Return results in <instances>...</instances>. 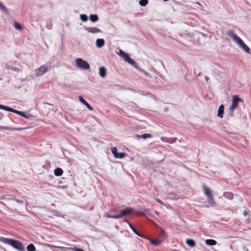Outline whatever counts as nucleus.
Here are the masks:
<instances>
[{
  "mask_svg": "<svg viewBox=\"0 0 251 251\" xmlns=\"http://www.w3.org/2000/svg\"><path fill=\"white\" fill-rule=\"evenodd\" d=\"M226 34L231 38L235 43L242 48L246 52L250 53V48L244 43V42L237 35L235 34L232 30H228L226 31Z\"/></svg>",
  "mask_w": 251,
  "mask_h": 251,
  "instance_id": "obj_1",
  "label": "nucleus"
},
{
  "mask_svg": "<svg viewBox=\"0 0 251 251\" xmlns=\"http://www.w3.org/2000/svg\"><path fill=\"white\" fill-rule=\"evenodd\" d=\"M0 241L11 246L19 251H25V247L22 243L19 240L5 237H0Z\"/></svg>",
  "mask_w": 251,
  "mask_h": 251,
  "instance_id": "obj_2",
  "label": "nucleus"
},
{
  "mask_svg": "<svg viewBox=\"0 0 251 251\" xmlns=\"http://www.w3.org/2000/svg\"><path fill=\"white\" fill-rule=\"evenodd\" d=\"M52 65L51 62H48L35 70V75L36 76H40L45 74L49 69H51Z\"/></svg>",
  "mask_w": 251,
  "mask_h": 251,
  "instance_id": "obj_3",
  "label": "nucleus"
},
{
  "mask_svg": "<svg viewBox=\"0 0 251 251\" xmlns=\"http://www.w3.org/2000/svg\"><path fill=\"white\" fill-rule=\"evenodd\" d=\"M202 188L204 194L206 196L207 198L208 203L210 205L214 206L216 203L214 201L211 190L205 184L202 185Z\"/></svg>",
  "mask_w": 251,
  "mask_h": 251,
  "instance_id": "obj_4",
  "label": "nucleus"
},
{
  "mask_svg": "<svg viewBox=\"0 0 251 251\" xmlns=\"http://www.w3.org/2000/svg\"><path fill=\"white\" fill-rule=\"evenodd\" d=\"M75 63L76 66L83 69L88 70L90 69V65L89 63L80 58H78L75 59Z\"/></svg>",
  "mask_w": 251,
  "mask_h": 251,
  "instance_id": "obj_5",
  "label": "nucleus"
},
{
  "mask_svg": "<svg viewBox=\"0 0 251 251\" xmlns=\"http://www.w3.org/2000/svg\"><path fill=\"white\" fill-rule=\"evenodd\" d=\"M119 208H115L110 210L108 213L106 214V216L108 218H114V219H120V217H118L120 212Z\"/></svg>",
  "mask_w": 251,
  "mask_h": 251,
  "instance_id": "obj_6",
  "label": "nucleus"
},
{
  "mask_svg": "<svg viewBox=\"0 0 251 251\" xmlns=\"http://www.w3.org/2000/svg\"><path fill=\"white\" fill-rule=\"evenodd\" d=\"M134 210V209L133 208L126 207L124 209L120 210L121 212L119 213V215L117 217H120V218H123L127 215L131 214L133 212Z\"/></svg>",
  "mask_w": 251,
  "mask_h": 251,
  "instance_id": "obj_7",
  "label": "nucleus"
},
{
  "mask_svg": "<svg viewBox=\"0 0 251 251\" xmlns=\"http://www.w3.org/2000/svg\"><path fill=\"white\" fill-rule=\"evenodd\" d=\"M85 30L92 33H100L102 31L96 27H84Z\"/></svg>",
  "mask_w": 251,
  "mask_h": 251,
  "instance_id": "obj_8",
  "label": "nucleus"
},
{
  "mask_svg": "<svg viewBox=\"0 0 251 251\" xmlns=\"http://www.w3.org/2000/svg\"><path fill=\"white\" fill-rule=\"evenodd\" d=\"M78 99H79V101L82 103L84 104L89 110H90L91 111H92L94 110L93 108L88 103V102L82 97L79 96Z\"/></svg>",
  "mask_w": 251,
  "mask_h": 251,
  "instance_id": "obj_9",
  "label": "nucleus"
},
{
  "mask_svg": "<svg viewBox=\"0 0 251 251\" xmlns=\"http://www.w3.org/2000/svg\"><path fill=\"white\" fill-rule=\"evenodd\" d=\"M240 101H243V100L239 98L237 95H233L232 96V104L236 106H238V103Z\"/></svg>",
  "mask_w": 251,
  "mask_h": 251,
  "instance_id": "obj_10",
  "label": "nucleus"
},
{
  "mask_svg": "<svg viewBox=\"0 0 251 251\" xmlns=\"http://www.w3.org/2000/svg\"><path fill=\"white\" fill-rule=\"evenodd\" d=\"M125 222L128 223L130 228L132 229L133 232L137 236L143 237V236L137 231V230L135 229V228L134 227V226L128 221L127 220H125Z\"/></svg>",
  "mask_w": 251,
  "mask_h": 251,
  "instance_id": "obj_11",
  "label": "nucleus"
},
{
  "mask_svg": "<svg viewBox=\"0 0 251 251\" xmlns=\"http://www.w3.org/2000/svg\"><path fill=\"white\" fill-rule=\"evenodd\" d=\"M105 44V41L102 38L97 39L96 42V45L98 48L102 47Z\"/></svg>",
  "mask_w": 251,
  "mask_h": 251,
  "instance_id": "obj_12",
  "label": "nucleus"
},
{
  "mask_svg": "<svg viewBox=\"0 0 251 251\" xmlns=\"http://www.w3.org/2000/svg\"><path fill=\"white\" fill-rule=\"evenodd\" d=\"M224 105L223 104H221L219 107L218 110V114L217 116L222 118L223 117V114L224 113Z\"/></svg>",
  "mask_w": 251,
  "mask_h": 251,
  "instance_id": "obj_13",
  "label": "nucleus"
},
{
  "mask_svg": "<svg viewBox=\"0 0 251 251\" xmlns=\"http://www.w3.org/2000/svg\"><path fill=\"white\" fill-rule=\"evenodd\" d=\"M124 60L125 61L128 62L129 64L132 65H133L135 63V61L132 59H131L127 54H126L124 56Z\"/></svg>",
  "mask_w": 251,
  "mask_h": 251,
  "instance_id": "obj_14",
  "label": "nucleus"
},
{
  "mask_svg": "<svg viewBox=\"0 0 251 251\" xmlns=\"http://www.w3.org/2000/svg\"><path fill=\"white\" fill-rule=\"evenodd\" d=\"M106 69L104 67H100L99 68V75L101 77H104L106 76Z\"/></svg>",
  "mask_w": 251,
  "mask_h": 251,
  "instance_id": "obj_15",
  "label": "nucleus"
},
{
  "mask_svg": "<svg viewBox=\"0 0 251 251\" xmlns=\"http://www.w3.org/2000/svg\"><path fill=\"white\" fill-rule=\"evenodd\" d=\"M205 244L208 246H214L217 244V241L214 239H206L205 241Z\"/></svg>",
  "mask_w": 251,
  "mask_h": 251,
  "instance_id": "obj_16",
  "label": "nucleus"
},
{
  "mask_svg": "<svg viewBox=\"0 0 251 251\" xmlns=\"http://www.w3.org/2000/svg\"><path fill=\"white\" fill-rule=\"evenodd\" d=\"M63 173V170L60 168H57L54 170V174L55 176H61Z\"/></svg>",
  "mask_w": 251,
  "mask_h": 251,
  "instance_id": "obj_17",
  "label": "nucleus"
},
{
  "mask_svg": "<svg viewBox=\"0 0 251 251\" xmlns=\"http://www.w3.org/2000/svg\"><path fill=\"white\" fill-rule=\"evenodd\" d=\"M159 237L162 240H164L167 237V234L164 229H161L159 233Z\"/></svg>",
  "mask_w": 251,
  "mask_h": 251,
  "instance_id": "obj_18",
  "label": "nucleus"
},
{
  "mask_svg": "<svg viewBox=\"0 0 251 251\" xmlns=\"http://www.w3.org/2000/svg\"><path fill=\"white\" fill-rule=\"evenodd\" d=\"M224 196L226 199L232 200L233 198V194L230 192H226L224 193Z\"/></svg>",
  "mask_w": 251,
  "mask_h": 251,
  "instance_id": "obj_19",
  "label": "nucleus"
},
{
  "mask_svg": "<svg viewBox=\"0 0 251 251\" xmlns=\"http://www.w3.org/2000/svg\"><path fill=\"white\" fill-rule=\"evenodd\" d=\"M90 21L93 23H95L99 20V17L97 14H91L89 17Z\"/></svg>",
  "mask_w": 251,
  "mask_h": 251,
  "instance_id": "obj_20",
  "label": "nucleus"
},
{
  "mask_svg": "<svg viewBox=\"0 0 251 251\" xmlns=\"http://www.w3.org/2000/svg\"><path fill=\"white\" fill-rule=\"evenodd\" d=\"M186 243L190 247H194L195 246V242L191 239H188L186 241Z\"/></svg>",
  "mask_w": 251,
  "mask_h": 251,
  "instance_id": "obj_21",
  "label": "nucleus"
},
{
  "mask_svg": "<svg viewBox=\"0 0 251 251\" xmlns=\"http://www.w3.org/2000/svg\"><path fill=\"white\" fill-rule=\"evenodd\" d=\"M136 136L138 138H143V139H147L148 138H150L151 137V135L150 133H144L141 135H136Z\"/></svg>",
  "mask_w": 251,
  "mask_h": 251,
  "instance_id": "obj_22",
  "label": "nucleus"
},
{
  "mask_svg": "<svg viewBox=\"0 0 251 251\" xmlns=\"http://www.w3.org/2000/svg\"><path fill=\"white\" fill-rule=\"evenodd\" d=\"M21 128H13L11 127L10 126H0V130H19Z\"/></svg>",
  "mask_w": 251,
  "mask_h": 251,
  "instance_id": "obj_23",
  "label": "nucleus"
},
{
  "mask_svg": "<svg viewBox=\"0 0 251 251\" xmlns=\"http://www.w3.org/2000/svg\"><path fill=\"white\" fill-rule=\"evenodd\" d=\"M150 243L155 246H158L161 244V241L156 239H150Z\"/></svg>",
  "mask_w": 251,
  "mask_h": 251,
  "instance_id": "obj_24",
  "label": "nucleus"
},
{
  "mask_svg": "<svg viewBox=\"0 0 251 251\" xmlns=\"http://www.w3.org/2000/svg\"><path fill=\"white\" fill-rule=\"evenodd\" d=\"M27 251H36V248L33 244H30L27 246Z\"/></svg>",
  "mask_w": 251,
  "mask_h": 251,
  "instance_id": "obj_25",
  "label": "nucleus"
},
{
  "mask_svg": "<svg viewBox=\"0 0 251 251\" xmlns=\"http://www.w3.org/2000/svg\"><path fill=\"white\" fill-rule=\"evenodd\" d=\"M0 109L4 110L7 111L11 112L12 110V108L7 106L3 105L2 104H0Z\"/></svg>",
  "mask_w": 251,
  "mask_h": 251,
  "instance_id": "obj_26",
  "label": "nucleus"
},
{
  "mask_svg": "<svg viewBox=\"0 0 251 251\" xmlns=\"http://www.w3.org/2000/svg\"><path fill=\"white\" fill-rule=\"evenodd\" d=\"M111 152L112 154H113L114 156L116 158L117 156L118 155V150L117 149L116 147H113L111 149Z\"/></svg>",
  "mask_w": 251,
  "mask_h": 251,
  "instance_id": "obj_27",
  "label": "nucleus"
},
{
  "mask_svg": "<svg viewBox=\"0 0 251 251\" xmlns=\"http://www.w3.org/2000/svg\"><path fill=\"white\" fill-rule=\"evenodd\" d=\"M14 27L16 29L21 30L22 29V25L20 24H19L18 22H14Z\"/></svg>",
  "mask_w": 251,
  "mask_h": 251,
  "instance_id": "obj_28",
  "label": "nucleus"
},
{
  "mask_svg": "<svg viewBox=\"0 0 251 251\" xmlns=\"http://www.w3.org/2000/svg\"><path fill=\"white\" fill-rule=\"evenodd\" d=\"M148 3V0H140L139 4L142 6H145Z\"/></svg>",
  "mask_w": 251,
  "mask_h": 251,
  "instance_id": "obj_29",
  "label": "nucleus"
},
{
  "mask_svg": "<svg viewBox=\"0 0 251 251\" xmlns=\"http://www.w3.org/2000/svg\"><path fill=\"white\" fill-rule=\"evenodd\" d=\"M80 19L83 22H86L88 20V17L85 14H81L80 15Z\"/></svg>",
  "mask_w": 251,
  "mask_h": 251,
  "instance_id": "obj_30",
  "label": "nucleus"
},
{
  "mask_svg": "<svg viewBox=\"0 0 251 251\" xmlns=\"http://www.w3.org/2000/svg\"><path fill=\"white\" fill-rule=\"evenodd\" d=\"M125 156V153L124 152H120L118 153V155L116 157V158L122 159Z\"/></svg>",
  "mask_w": 251,
  "mask_h": 251,
  "instance_id": "obj_31",
  "label": "nucleus"
},
{
  "mask_svg": "<svg viewBox=\"0 0 251 251\" xmlns=\"http://www.w3.org/2000/svg\"><path fill=\"white\" fill-rule=\"evenodd\" d=\"M0 9L4 12H6L7 10L6 7L3 4H2L0 2Z\"/></svg>",
  "mask_w": 251,
  "mask_h": 251,
  "instance_id": "obj_32",
  "label": "nucleus"
},
{
  "mask_svg": "<svg viewBox=\"0 0 251 251\" xmlns=\"http://www.w3.org/2000/svg\"><path fill=\"white\" fill-rule=\"evenodd\" d=\"M52 24L50 21H48L47 23L46 27L49 29H51L52 28Z\"/></svg>",
  "mask_w": 251,
  "mask_h": 251,
  "instance_id": "obj_33",
  "label": "nucleus"
},
{
  "mask_svg": "<svg viewBox=\"0 0 251 251\" xmlns=\"http://www.w3.org/2000/svg\"><path fill=\"white\" fill-rule=\"evenodd\" d=\"M139 93L140 94L143 95V96H149L151 95V93H148V92H144V91H140Z\"/></svg>",
  "mask_w": 251,
  "mask_h": 251,
  "instance_id": "obj_34",
  "label": "nucleus"
},
{
  "mask_svg": "<svg viewBox=\"0 0 251 251\" xmlns=\"http://www.w3.org/2000/svg\"><path fill=\"white\" fill-rule=\"evenodd\" d=\"M7 68L9 69H11L13 71H19V68H18L17 67H12V66H9L8 67H7Z\"/></svg>",
  "mask_w": 251,
  "mask_h": 251,
  "instance_id": "obj_35",
  "label": "nucleus"
},
{
  "mask_svg": "<svg viewBox=\"0 0 251 251\" xmlns=\"http://www.w3.org/2000/svg\"><path fill=\"white\" fill-rule=\"evenodd\" d=\"M127 53H125L124 51H123L122 50H119V54L122 56V57H123V58H124V56Z\"/></svg>",
  "mask_w": 251,
  "mask_h": 251,
  "instance_id": "obj_36",
  "label": "nucleus"
},
{
  "mask_svg": "<svg viewBox=\"0 0 251 251\" xmlns=\"http://www.w3.org/2000/svg\"><path fill=\"white\" fill-rule=\"evenodd\" d=\"M24 117L27 119H30L32 117H33V116L30 114H25V115H24Z\"/></svg>",
  "mask_w": 251,
  "mask_h": 251,
  "instance_id": "obj_37",
  "label": "nucleus"
},
{
  "mask_svg": "<svg viewBox=\"0 0 251 251\" xmlns=\"http://www.w3.org/2000/svg\"><path fill=\"white\" fill-rule=\"evenodd\" d=\"M11 112L20 115L22 111L17 110L12 108V110Z\"/></svg>",
  "mask_w": 251,
  "mask_h": 251,
  "instance_id": "obj_38",
  "label": "nucleus"
},
{
  "mask_svg": "<svg viewBox=\"0 0 251 251\" xmlns=\"http://www.w3.org/2000/svg\"><path fill=\"white\" fill-rule=\"evenodd\" d=\"M237 108V107L236 106H235L234 105L231 104V105L230 106V107H229V110L231 111H233L235 110V109Z\"/></svg>",
  "mask_w": 251,
  "mask_h": 251,
  "instance_id": "obj_39",
  "label": "nucleus"
},
{
  "mask_svg": "<svg viewBox=\"0 0 251 251\" xmlns=\"http://www.w3.org/2000/svg\"><path fill=\"white\" fill-rule=\"evenodd\" d=\"M73 250L74 251H84L83 249L78 248L73 249Z\"/></svg>",
  "mask_w": 251,
  "mask_h": 251,
  "instance_id": "obj_40",
  "label": "nucleus"
},
{
  "mask_svg": "<svg viewBox=\"0 0 251 251\" xmlns=\"http://www.w3.org/2000/svg\"><path fill=\"white\" fill-rule=\"evenodd\" d=\"M248 214H249V213L247 210H245L243 212V215L245 217H246Z\"/></svg>",
  "mask_w": 251,
  "mask_h": 251,
  "instance_id": "obj_41",
  "label": "nucleus"
},
{
  "mask_svg": "<svg viewBox=\"0 0 251 251\" xmlns=\"http://www.w3.org/2000/svg\"><path fill=\"white\" fill-rule=\"evenodd\" d=\"M176 138H172V139H171V141H170V143H174V142H175L176 141Z\"/></svg>",
  "mask_w": 251,
  "mask_h": 251,
  "instance_id": "obj_42",
  "label": "nucleus"
},
{
  "mask_svg": "<svg viewBox=\"0 0 251 251\" xmlns=\"http://www.w3.org/2000/svg\"><path fill=\"white\" fill-rule=\"evenodd\" d=\"M156 201L159 203L161 204H163V202L159 199H156Z\"/></svg>",
  "mask_w": 251,
  "mask_h": 251,
  "instance_id": "obj_43",
  "label": "nucleus"
},
{
  "mask_svg": "<svg viewBox=\"0 0 251 251\" xmlns=\"http://www.w3.org/2000/svg\"><path fill=\"white\" fill-rule=\"evenodd\" d=\"M59 187L63 189H65L68 187V186H67V185H62V186H60Z\"/></svg>",
  "mask_w": 251,
  "mask_h": 251,
  "instance_id": "obj_44",
  "label": "nucleus"
},
{
  "mask_svg": "<svg viewBox=\"0 0 251 251\" xmlns=\"http://www.w3.org/2000/svg\"><path fill=\"white\" fill-rule=\"evenodd\" d=\"M4 117V114L0 112V120H1Z\"/></svg>",
  "mask_w": 251,
  "mask_h": 251,
  "instance_id": "obj_45",
  "label": "nucleus"
},
{
  "mask_svg": "<svg viewBox=\"0 0 251 251\" xmlns=\"http://www.w3.org/2000/svg\"><path fill=\"white\" fill-rule=\"evenodd\" d=\"M25 113L24 112L22 111L20 115L24 117V115H25Z\"/></svg>",
  "mask_w": 251,
  "mask_h": 251,
  "instance_id": "obj_46",
  "label": "nucleus"
},
{
  "mask_svg": "<svg viewBox=\"0 0 251 251\" xmlns=\"http://www.w3.org/2000/svg\"><path fill=\"white\" fill-rule=\"evenodd\" d=\"M142 71H143V72L144 73V74L145 75H148V76L149 75V74L148 73H147L146 72L144 71L143 70Z\"/></svg>",
  "mask_w": 251,
  "mask_h": 251,
  "instance_id": "obj_47",
  "label": "nucleus"
},
{
  "mask_svg": "<svg viewBox=\"0 0 251 251\" xmlns=\"http://www.w3.org/2000/svg\"><path fill=\"white\" fill-rule=\"evenodd\" d=\"M57 183L58 184H60L61 183H62V181H61V180L58 181Z\"/></svg>",
  "mask_w": 251,
  "mask_h": 251,
  "instance_id": "obj_48",
  "label": "nucleus"
},
{
  "mask_svg": "<svg viewBox=\"0 0 251 251\" xmlns=\"http://www.w3.org/2000/svg\"><path fill=\"white\" fill-rule=\"evenodd\" d=\"M17 201H18V202L23 203V201H20V200H17Z\"/></svg>",
  "mask_w": 251,
  "mask_h": 251,
  "instance_id": "obj_49",
  "label": "nucleus"
},
{
  "mask_svg": "<svg viewBox=\"0 0 251 251\" xmlns=\"http://www.w3.org/2000/svg\"><path fill=\"white\" fill-rule=\"evenodd\" d=\"M163 0L164 1H165V2H166V1H169V0Z\"/></svg>",
  "mask_w": 251,
  "mask_h": 251,
  "instance_id": "obj_50",
  "label": "nucleus"
},
{
  "mask_svg": "<svg viewBox=\"0 0 251 251\" xmlns=\"http://www.w3.org/2000/svg\"><path fill=\"white\" fill-rule=\"evenodd\" d=\"M205 78H206V80H207L208 78L207 77V76H205Z\"/></svg>",
  "mask_w": 251,
  "mask_h": 251,
  "instance_id": "obj_51",
  "label": "nucleus"
},
{
  "mask_svg": "<svg viewBox=\"0 0 251 251\" xmlns=\"http://www.w3.org/2000/svg\"><path fill=\"white\" fill-rule=\"evenodd\" d=\"M201 35L204 36V34L203 33H201Z\"/></svg>",
  "mask_w": 251,
  "mask_h": 251,
  "instance_id": "obj_52",
  "label": "nucleus"
}]
</instances>
